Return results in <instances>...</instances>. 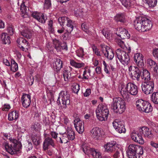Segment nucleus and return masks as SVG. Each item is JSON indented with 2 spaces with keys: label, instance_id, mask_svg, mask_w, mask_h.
Returning <instances> with one entry per match:
<instances>
[{
  "label": "nucleus",
  "instance_id": "obj_1",
  "mask_svg": "<svg viewBox=\"0 0 158 158\" xmlns=\"http://www.w3.org/2000/svg\"><path fill=\"white\" fill-rule=\"evenodd\" d=\"M119 91L123 97L128 101L130 99L129 94L133 96L137 95L138 89L134 83L130 82L126 84H121L119 87Z\"/></svg>",
  "mask_w": 158,
  "mask_h": 158
},
{
  "label": "nucleus",
  "instance_id": "obj_2",
  "mask_svg": "<svg viewBox=\"0 0 158 158\" xmlns=\"http://www.w3.org/2000/svg\"><path fill=\"white\" fill-rule=\"evenodd\" d=\"M10 139V144L7 141H4L2 146L6 150L12 155L16 154L21 148L22 144L19 141L14 139Z\"/></svg>",
  "mask_w": 158,
  "mask_h": 158
},
{
  "label": "nucleus",
  "instance_id": "obj_3",
  "mask_svg": "<svg viewBox=\"0 0 158 158\" xmlns=\"http://www.w3.org/2000/svg\"><path fill=\"white\" fill-rule=\"evenodd\" d=\"M111 108L114 113L122 114L126 110V102L124 99L121 98H114L111 104Z\"/></svg>",
  "mask_w": 158,
  "mask_h": 158
},
{
  "label": "nucleus",
  "instance_id": "obj_4",
  "mask_svg": "<svg viewBox=\"0 0 158 158\" xmlns=\"http://www.w3.org/2000/svg\"><path fill=\"white\" fill-rule=\"evenodd\" d=\"M98 119L100 121H105L107 120L109 114V111L106 105H99L96 110Z\"/></svg>",
  "mask_w": 158,
  "mask_h": 158
},
{
  "label": "nucleus",
  "instance_id": "obj_5",
  "mask_svg": "<svg viewBox=\"0 0 158 158\" xmlns=\"http://www.w3.org/2000/svg\"><path fill=\"white\" fill-rule=\"evenodd\" d=\"M129 73L131 78L134 80H136L137 83H141L140 77L141 75V70L136 66H130L128 68Z\"/></svg>",
  "mask_w": 158,
  "mask_h": 158
},
{
  "label": "nucleus",
  "instance_id": "obj_6",
  "mask_svg": "<svg viewBox=\"0 0 158 158\" xmlns=\"http://www.w3.org/2000/svg\"><path fill=\"white\" fill-rule=\"evenodd\" d=\"M116 53L117 58L122 64L126 66L128 64L130 57L128 53L120 49H117Z\"/></svg>",
  "mask_w": 158,
  "mask_h": 158
},
{
  "label": "nucleus",
  "instance_id": "obj_7",
  "mask_svg": "<svg viewBox=\"0 0 158 158\" xmlns=\"http://www.w3.org/2000/svg\"><path fill=\"white\" fill-rule=\"evenodd\" d=\"M81 149L85 154L92 155L94 158H102L101 154L98 150L90 148L86 143L83 144Z\"/></svg>",
  "mask_w": 158,
  "mask_h": 158
},
{
  "label": "nucleus",
  "instance_id": "obj_8",
  "mask_svg": "<svg viewBox=\"0 0 158 158\" xmlns=\"http://www.w3.org/2000/svg\"><path fill=\"white\" fill-rule=\"evenodd\" d=\"M154 87V83L152 81H145L142 83L141 85L142 91L146 94L152 93Z\"/></svg>",
  "mask_w": 158,
  "mask_h": 158
},
{
  "label": "nucleus",
  "instance_id": "obj_9",
  "mask_svg": "<svg viewBox=\"0 0 158 158\" xmlns=\"http://www.w3.org/2000/svg\"><path fill=\"white\" fill-rule=\"evenodd\" d=\"M61 100L62 104L65 105L66 106L67 105H69V94L67 91H62L59 94V97L57 99V103L59 104H60Z\"/></svg>",
  "mask_w": 158,
  "mask_h": 158
},
{
  "label": "nucleus",
  "instance_id": "obj_10",
  "mask_svg": "<svg viewBox=\"0 0 158 158\" xmlns=\"http://www.w3.org/2000/svg\"><path fill=\"white\" fill-rule=\"evenodd\" d=\"M112 124L115 130L119 133L125 132L126 130L125 128L124 122L123 121L115 119L113 122Z\"/></svg>",
  "mask_w": 158,
  "mask_h": 158
},
{
  "label": "nucleus",
  "instance_id": "obj_11",
  "mask_svg": "<svg viewBox=\"0 0 158 158\" xmlns=\"http://www.w3.org/2000/svg\"><path fill=\"white\" fill-rule=\"evenodd\" d=\"M74 124L76 131L80 134L84 131V123L79 117H76L74 121Z\"/></svg>",
  "mask_w": 158,
  "mask_h": 158
},
{
  "label": "nucleus",
  "instance_id": "obj_12",
  "mask_svg": "<svg viewBox=\"0 0 158 158\" xmlns=\"http://www.w3.org/2000/svg\"><path fill=\"white\" fill-rule=\"evenodd\" d=\"M136 145L131 144L129 145L127 151V154L129 158H139L140 156L135 154Z\"/></svg>",
  "mask_w": 158,
  "mask_h": 158
},
{
  "label": "nucleus",
  "instance_id": "obj_13",
  "mask_svg": "<svg viewBox=\"0 0 158 158\" xmlns=\"http://www.w3.org/2000/svg\"><path fill=\"white\" fill-rule=\"evenodd\" d=\"M104 151L108 153H111L117 150V145L114 141L108 142L104 145Z\"/></svg>",
  "mask_w": 158,
  "mask_h": 158
},
{
  "label": "nucleus",
  "instance_id": "obj_14",
  "mask_svg": "<svg viewBox=\"0 0 158 158\" xmlns=\"http://www.w3.org/2000/svg\"><path fill=\"white\" fill-rule=\"evenodd\" d=\"M102 52L105 57L109 60H112L114 56L112 50L109 47L104 46L102 48Z\"/></svg>",
  "mask_w": 158,
  "mask_h": 158
},
{
  "label": "nucleus",
  "instance_id": "obj_15",
  "mask_svg": "<svg viewBox=\"0 0 158 158\" xmlns=\"http://www.w3.org/2000/svg\"><path fill=\"white\" fill-rule=\"evenodd\" d=\"M19 47L23 51L26 52L27 50L28 42L23 37H20L17 40Z\"/></svg>",
  "mask_w": 158,
  "mask_h": 158
},
{
  "label": "nucleus",
  "instance_id": "obj_16",
  "mask_svg": "<svg viewBox=\"0 0 158 158\" xmlns=\"http://www.w3.org/2000/svg\"><path fill=\"white\" fill-rule=\"evenodd\" d=\"M134 57V61L138 66L139 68H143L144 64L143 55L141 54L137 53L135 54Z\"/></svg>",
  "mask_w": 158,
  "mask_h": 158
},
{
  "label": "nucleus",
  "instance_id": "obj_17",
  "mask_svg": "<svg viewBox=\"0 0 158 158\" xmlns=\"http://www.w3.org/2000/svg\"><path fill=\"white\" fill-rule=\"evenodd\" d=\"M31 97L28 94H24L21 98L22 105L23 106L27 108L28 107L31 102Z\"/></svg>",
  "mask_w": 158,
  "mask_h": 158
},
{
  "label": "nucleus",
  "instance_id": "obj_18",
  "mask_svg": "<svg viewBox=\"0 0 158 158\" xmlns=\"http://www.w3.org/2000/svg\"><path fill=\"white\" fill-rule=\"evenodd\" d=\"M134 26L136 29L141 32L144 31L143 28L142 17H139L136 19L134 22Z\"/></svg>",
  "mask_w": 158,
  "mask_h": 158
},
{
  "label": "nucleus",
  "instance_id": "obj_19",
  "mask_svg": "<svg viewBox=\"0 0 158 158\" xmlns=\"http://www.w3.org/2000/svg\"><path fill=\"white\" fill-rule=\"evenodd\" d=\"M139 131L141 133H142L145 137L151 139L153 137L152 130L147 127H142L139 129Z\"/></svg>",
  "mask_w": 158,
  "mask_h": 158
},
{
  "label": "nucleus",
  "instance_id": "obj_20",
  "mask_svg": "<svg viewBox=\"0 0 158 158\" xmlns=\"http://www.w3.org/2000/svg\"><path fill=\"white\" fill-rule=\"evenodd\" d=\"M131 137L132 140L135 142L138 143L140 144H143L144 143V141L142 135L133 132L131 134Z\"/></svg>",
  "mask_w": 158,
  "mask_h": 158
},
{
  "label": "nucleus",
  "instance_id": "obj_21",
  "mask_svg": "<svg viewBox=\"0 0 158 158\" xmlns=\"http://www.w3.org/2000/svg\"><path fill=\"white\" fill-rule=\"evenodd\" d=\"M51 146L55 148V143L54 140L52 139L50 137H48L45 138L43 144V149L44 151L48 150L49 146Z\"/></svg>",
  "mask_w": 158,
  "mask_h": 158
},
{
  "label": "nucleus",
  "instance_id": "obj_22",
  "mask_svg": "<svg viewBox=\"0 0 158 158\" xmlns=\"http://www.w3.org/2000/svg\"><path fill=\"white\" fill-rule=\"evenodd\" d=\"M31 16L42 23H45L47 19L46 18L45 19L44 17V15L43 14L39 13L37 12H32L31 14Z\"/></svg>",
  "mask_w": 158,
  "mask_h": 158
},
{
  "label": "nucleus",
  "instance_id": "obj_23",
  "mask_svg": "<svg viewBox=\"0 0 158 158\" xmlns=\"http://www.w3.org/2000/svg\"><path fill=\"white\" fill-rule=\"evenodd\" d=\"M142 19L143 26L144 30V31H147L150 30L152 27L151 21L145 17H142Z\"/></svg>",
  "mask_w": 158,
  "mask_h": 158
},
{
  "label": "nucleus",
  "instance_id": "obj_24",
  "mask_svg": "<svg viewBox=\"0 0 158 158\" xmlns=\"http://www.w3.org/2000/svg\"><path fill=\"white\" fill-rule=\"evenodd\" d=\"M53 64L54 70L58 72L63 66L62 61L59 59H56L53 61Z\"/></svg>",
  "mask_w": 158,
  "mask_h": 158
},
{
  "label": "nucleus",
  "instance_id": "obj_25",
  "mask_svg": "<svg viewBox=\"0 0 158 158\" xmlns=\"http://www.w3.org/2000/svg\"><path fill=\"white\" fill-rule=\"evenodd\" d=\"M100 129L98 127L93 128L91 131L92 136L96 139H98L101 136Z\"/></svg>",
  "mask_w": 158,
  "mask_h": 158
},
{
  "label": "nucleus",
  "instance_id": "obj_26",
  "mask_svg": "<svg viewBox=\"0 0 158 158\" xmlns=\"http://www.w3.org/2000/svg\"><path fill=\"white\" fill-rule=\"evenodd\" d=\"M147 102L141 99L137 100L136 103L137 109L139 111L142 112Z\"/></svg>",
  "mask_w": 158,
  "mask_h": 158
},
{
  "label": "nucleus",
  "instance_id": "obj_27",
  "mask_svg": "<svg viewBox=\"0 0 158 158\" xmlns=\"http://www.w3.org/2000/svg\"><path fill=\"white\" fill-rule=\"evenodd\" d=\"M18 111L15 110L9 113L8 114V119L9 121L16 120L19 117Z\"/></svg>",
  "mask_w": 158,
  "mask_h": 158
},
{
  "label": "nucleus",
  "instance_id": "obj_28",
  "mask_svg": "<svg viewBox=\"0 0 158 158\" xmlns=\"http://www.w3.org/2000/svg\"><path fill=\"white\" fill-rule=\"evenodd\" d=\"M122 5L127 8L131 7L135 3V0H119Z\"/></svg>",
  "mask_w": 158,
  "mask_h": 158
},
{
  "label": "nucleus",
  "instance_id": "obj_29",
  "mask_svg": "<svg viewBox=\"0 0 158 158\" xmlns=\"http://www.w3.org/2000/svg\"><path fill=\"white\" fill-rule=\"evenodd\" d=\"M147 64L155 72H157L158 70V66L156 62L151 59H148L147 60Z\"/></svg>",
  "mask_w": 158,
  "mask_h": 158
},
{
  "label": "nucleus",
  "instance_id": "obj_30",
  "mask_svg": "<svg viewBox=\"0 0 158 158\" xmlns=\"http://www.w3.org/2000/svg\"><path fill=\"white\" fill-rule=\"evenodd\" d=\"M141 78L145 81H150L151 79L150 74L148 71L146 69H143L142 75L141 76Z\"/></svg>",
  "mask_w": 158,
  "mask_h": 158
},
{
  "label": "nucleus",
  "instance_id": "obj_31",
  "mask_svg": "<svg viewBox=\"0 0 158 158\" xmlns=\"http://www.w3.org/2000/svg\"><path fill=\"white\" fill-rule=\"evenodd\" d=\"M126 16L123 13H120L117 14L115 17V20L117 22L124 23L126 20Z\"/></svg>",
  "mask_w": 158,
  "mask_h": 158
},
{
  "label": "nucleus",
  "instance_id": "obj_32",
  "mask_svg": "<svg viewBox=\"0 0 158 158\" xmlns=\"http://www.w3.org/2000/svg\"><path fill=\"white\" fill-rule=\"evenodd\" d=\"M1 38L4 44H9L10 43V38L6 33H2L1 35Z\"/></svg>",
  "mask_w": 158,
  "mask_h": 158
},
{
  "label": "nucleus",
  "instance_id": "obj_33",
  "mask_svg": "<svg viewBox=\"0 0 158 158\" xmlns=\"http://www.w3.org/2000/svg\"><path fill=\"white\" fill-rule=\"evenodd\" d=\"M76 53L77 55L81 60H83L84 59L85 53L84 52V49L81 47L77 49L76 50Z\"/></svg>",
  "mask_w": 158,
  "mask_h": 158
},
{
  "label": "nucleus",
  "instance_id": "obj_34",
  "mask_svg": "<svg viewBox=\"0 0 158 158\" xmlns=\"http://www.w3.org/2000/svg\"><path fill=\"white\" fill-rule=\"evenodd\" d=\"M31 139L33 144L36 146L38 145L41 142L40 137L39 135H33Z\"/></svg>",
  "mask_w": 158,
  "mask_h": 158
},
{
  "label": "nucleus",
  "instance_id": "obj_35",
  "mask_svg": "<svg viewBox=\"0 0 158 158\" xmlns=\"http://www.w3.org/2000/svg\"><path fill=\"white\" fill-rule=\"evenodd\" d=\"M53 44L57 51H60L61 50V42L56 39L53 40Z\"/></svg>",
  "mask_w": 158,
  "mask_h": 158
},
{
  "label": "nucleus",
  "instance_id": "obj_36",
  "mask_svg": "<svg viewBox=\"0 0 158 158\" xmlns=\"http://www.w3.org/2000/svg\"><path fill=\"white\" fill-rule=\"evenodd\" d=\"M11 65L10 67V70L14 72H16L18 69V64L16 62L15 60L12 59L11 61Z\"/></svg>",
  "mask_w": 158,
  "mask_h": 158
},
{
  "label": "nucleus",
  "instance_id": "obj_37",
  "mask_svg": "<svg viewBox=\"0 0 158 158\" xmlns=\"http://www.w3.org/2000/svg\"><path fill=\"white\" fill-rule=\"evenodd\" d=\"M58 21L60 24L61 26H64L65 23H66V25L69 26V20H68V17H62L61 18H59L58 19Z\"/></svg>",
  "mask_w": 158,
  "mask_h": 158
},
{
  "label": "nucleus",
  "instance_id": "obj_38",
  "mask_svg": "<svg viewBox=\"0 0 158 158\" xmlns=\"http://www.w3.org/2000/svg\"><path fill=\"white\" fill-rule=\"evenodd\" d=\"M70 64L72 66L78 68H81L84 65L83 63H77L73 60H70Z\"/></svg>",
  "mask_w": 158,
  "mask_h": 158
},
{
  "label": "nucleus",
  "instance_id": "obj_39",
  "mask_svg": "<svg viewBox=\"0 0 158 158\" xmlns=\"http://www.w3.org/2000/svg\"><path fill=\"white\" fill-rule=\"evenodd\" d=\"M152 110V107L151 105L148 102H147L144 106L142 112L146 113H149Z\"/></svg>",
  "mask_w": 158,
  "mask_h": 158
},
{
  "label": "nucleus",
  "instance_id": "obj_40",
  "mask_svg": "<svg viewBox=\"0 0 158 158\" xmlns=\"http://www.w3.org/2000/svg\"><path fill=\"white\" fill-rule=\"evenodd\" d=\"M41 126L40 124L38 122L35 123L31 126L32 130L33 131L39 132Z\"/></svg>",
  "mask_w": 158,
  "mask_h": 158
},
{
  "label": "nucleus",
  "instance_id": "obj_41",
  "mask_svg": "<svg viewBox=\"0 0 158 158\" xmlns=\"http://www.w3.org/2000/svg\"><path fill=\"white\" fill-rule=\"evenodd\" d=\"M145 2L149 7L152 8L155 6L157 3V0H143Z\"/></svg>",
  "mask_w": 158,
  "mask_h": 158
},
{
  "label": "nucleus",
  "instance_id": "obj_42",
  "mask_svg": "<svg viewBox=\"0 0 158 158\" xmlns=\"http://www.w3.org/2000/svg\"><path fill=\"white\" fill-rule=\"evenodd\" d=\"M116 34L122 39H129L130 36V34L128 33V31L126 29L121 34H117V33Z\"/></svg>",
  "mask_w": 158,
  "mask_h": 158
},
{
  "label": "nucleus",
  "instance_id": "obj_43",
  "mask_svg": "<svg viewBox=\"0 0 158 158\" xmlns=\"http://www.w3.org/2000/svg\"><path fill=\"white\" fill-rule=\"evenodd\" d=\"M73 92L77 94L80 89L79 85L77 83H74L71 86Z\"/></svg>",
  "mask_w": 158,
  "mask_h": 158
},
{
  "label": "nucleus",
  "instance_id": "obj_44",
  "mask_svg": "<svg viewBox=\"0 0 158 158\" xmlns=\"http://www.w3.org/2000/svg\"><path fill=\"white\" fill-rule=\"evenodd\" d=\"M69 135V134H64L62 135V138H60V142L61 143H66L68 141V140L69 139L68 136Z\"/></svg>",
  "mask_w": 158,
  "mask_h": 158
},
{
  "label": "nucleus",
  "instance_id": "obj_45",
  "mask_svg": "<svg viewBox=\"0 0 158 158\" xmlns=\"http://www.w3.org/2000/svg\"><path fill=\"white\" fill-rule=\"evenodd\" d=\"M21 34L23 37L28 39H30L31 36V33L30 31L27 30H24L21 32Z\"/></svg>",
  "mask_w": 158,
  "mask_h": 158
},
{
  "label": "nucleus",
  "instance_id": "obj_46",
  "mask_svg": "<svg viewBox=\"0 0 158 158\" xmlns=\"http://www.w3.org/2000/svg\"><path fill=\"white\" fill-rule=\"evenodd\" d=\"M7 31L8 35H12L15 33L14 27L11 25H10L8 26L7 28Z\"/></svg>",
  "mask_w": 158,
  "mask_h": 158
},
{
  "label": "nucleus",
  "instance_id": "obj_47",
  "mask_svg": "<svg viewBox=\"0 0 158 158\" xmlns=\"http://www.w3.org/2000/svg\"><path fill=\"white\" fill-rule=\"evenodd\" d=\"M152 100L155 104H158V92L153 93L152 95Z\"/></svg>",
  "mask_w": 158,
  "mask_h": 158
},
{
  "label": "nucleus",
  "instance_id": "obj_48",
  "mask_svg": "<svg viewBox=\"0 0 158 158\" xmlns=\"http://www.w3.org/2000/svg\"><path fill=\"white\" fill-rule=\"evenodd\" d=\"M20 10L23 14H26L29 10V8L25 5L24 2H23L20 6Z\"/></svg>",
  "mask_w": 158,
  "mask_h": 158
},
{
  "label": "nucleus",
  "instance_id": "obj_49",
  "mask_svg": "<svg viewBox=\"0 0 158 158\" xmlns=\"http://www.w3.org/2000/svg\"><path fill=\"white\" fill-rule=\"evenodd\" d=\"M91 70L89 69L85 70L84 71L83 74V79H88L90 76Z\"/></svg>",
  "mask_w": 158,
  "mask_h": 158
},
{
  "label": "nucleus",
  "instance_id": "obj_50",
  "mask_svg": "<svg viewBox=\"0 0 158 158\" xmlns=\"http://www.w3.org/2000/svg\"><path fill=\"white\" fill-rule=\"evenodd\" d=\"M135 154H137L138 155H142L143 154V148L140 146L136 145Z\"/></svg>",
  "mask_w": 158,
  "mask_h": 158
},
{
  "label": "nucleus",
  "instance_id": "obj_51",
  "mask_svg": "<svg viewBox=\"0 0 158 158\" xmlns=\"http://www.w3.org/2000/svg\"><path fill=\"white\" fill-rule=\"evenodd\" d=\"M110 31L107 28L104 29L102 31V32L103 35L105 37L108 39H110V37L109 35Z\"/></svg>",
  "mask_w": 158,
  "mask_h": 158
},
{
  "label": "nucleus",
  "instance_id": "obj_52",
  "mask_svg": "<svg viewBox=\"0 0 158 158\" xmlns=\"http://www.w3.org/2000/svg\"><path fill=\"white\" fill-rule=\"evenodd\" d=\"M51 6V0H44V7L46 9H49Z\"/></svg>",
  "mask_w": 158,
  "mask_h": 158
},
{
  "label": "nucleus",
  "instance_id": "obj_53",
  "mask_svg": "<svg viewBox=\"0 0 158 158\" xmlns=\"http://www.w3.org/2000/svg\"><path fill=\"white\" fill-rule=\"evenodd\" d=\"M102 64L104 66V70L105 72L107 74H110L109 70L110 69V68L109 66L106 64L105 61H103Z\"/></svg>",
  "mask_w": 158,
  "mask_h": 158
},
{
  "label": "nucleus",
  "instance_id": "obj_54",
  "mask_svg": "<svg viewBox=\"0 0 158 158\" xmlns=\"http://www.w3.org/2000/svg\"><path fill=\"white\" fill-rule=\"evenodd\" d=\"M25 147L27 151H30L33 148V145L32 143L28 141L25 144Z\"/></svg>",
  "mask_w": 158,
  "mask_h": 158
},
{
  "label": "nucleus",
  "instance_id": "obj_55",
  "mask_svg": "<svg viewBox=\"0 0 158 158\" xmlns=\"http://www.w3.org/2000/svg\"><path fill=\"white\" fill-rule=\"evenodd\" d=\"M53 21L52 20H49L48 23V29L49 31L52 33L54 31V28L53 27Z\"/></svg>",
  "mask_w": 158,
  "mask_h": 158
},
{
  "label": "nucleus",
  "instance_id": "obj_56",
  "mask_svg": "<svg viewBox=\"0 0 158 158\" xmlns=\"http://www.w3.org/2000/svg\"><path fill=\"white\" fill-rule=\"evenodd\" d=\"M63 76L65 81H69V72L68 70H65L63 72Z\"/></svg>",
  "mask_w": 158,
  "mask_h": 158
},
{
  "label": "nucleus",
  "instance_id": "obj_57",
  "mask_svg": "<svg viewBox=\"0 0 158 158\" xmlns=\"http://www.w3.org/2000/svg\"><path fill=\"white\" fill-rule=\"evenodd\" d=\"M152 54L153 56L158 60V49L155 48L153 49Z\"/></svg>",
  "mask_w": 158,
  "mask_h": 158
},
{
  "label": "nucleus",
  "instance_id": "obj_58",
  "mask_svg": "<svg viewBox=\"0 0 158 158\" xmlns=\"http://www.w3.org/2000/svg\"><path fill=\"white\" fill-rule=\"evenodd\" d=\"M92 49L94 52L95 54L98 56H101V53L100 51H99V49L97 48L95 46L93 47Z\"/></svg>",
  "mask_w": 158,
  "mask_h": 158
},
{
  "label": "nucleus",
  "instance_id": "obj_59",
  "mask_svg": "<svg viewBox=\"0 0 158 158\" xmlns=\"http://www.w3.org/2000/svg\"><path fill=\"white\" fill-rule=\"evenodd\" d=\"M75 138V133L72 130L70 129V140H73Z\"/></svg>",
  "mask_w": 158,
  "mask_h": 158
},
{
  "label": "nucleus",
  "instance_id": "obj_60",
  "mask_svg": "<svg viewBox=\"0 0 158 158\" xmlns=\"http://www.w3.org/2000/svg\"><path fill=\"white\" fill-rule=\"evenodd\" d=\"M50 134L53 138L56 139L57 137L58 134L55 131H51L50 132Z\"/></svg>",
  "mask_w": 158,
  "mask_h": 158
},
{
  "label": "nucleus",
  "instance_id": "obj_61",
  "mask_svg": "<svg viewBox=\"0 0 158 158\" xmlns=\"http://www.w3.org/2000/svg\"><path fill=\"white\" fill-rule=\"evenodd\" d=\"M10 106L9 104H5L2 110L3 111H7L10 109Z\"/></svg>",
  "mask_w": 158,
  "mask_h": 158
},
{
  "label": "nucleus",
  "instance_id": "obj_62",
  "mask_svg": "<svg viewBox=\"0 0 158 158\" xmlns=\"http://www.w3.org/2000/svg\"><path fill=\"white\" fill-rule=\"evenodd\" d=\"M91 93V90L90 89H86L85 93L84 94V95L85 97H88Z\"/></svg>",
  "mask_w": 158,
  "mask_h": 158
},
{
  "label": "nucleus",
  "instance_id": "obj_63",
  "mask_svg": "<svg viewBox=\"0 0 158 158\" xmlns=\"http://www.w3.org/2000/svg\"><path fill=\"white\" fill-rule=\"evenodd\" d=\"M81 27L82 30L84 31H85L86 33L88 32V33L89 34V32H88V30L87 29V27L85 23H82V24L81 25Z\"/></svg>",
  "mask_w": 158,
  "mask_h": 158
},
{
  "label": "nucleus",
  "instance_id": "obj_64",
  "mask_svg": "<svg viewBox=\"0 0 158 158\" xmlns=\"http://www.w3.org/2000/svg\"><path fill=\"white\" fill-rule=\"evenodd\" d=\"M118 45L122 48H124L125 47V44L124 42L121 40L118 41Z\"/></svg>",
  "mask_w": 158,
  "mask_h": 158
}]
</instances>
